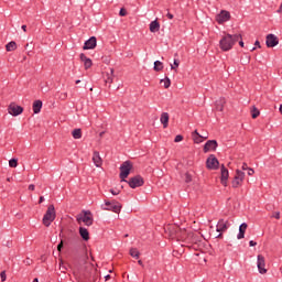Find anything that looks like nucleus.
I'll list each match as a JSON object with an SVG mask.
<instances>
[{
	"instance_id": "1",
	"label": "nucleus",
	"mask_w": 282,
	"mask_h": 282,
	"mask_svg": "<svg viewBox=\"0 0 282 282\" xmlns=\"http://www.w3.org/2000/svg\"><path fill=\"white\" fill-rule=\"evenodd\" d=\"M165 232H169L172 239H182L187 248H192L193 250H202L204 242L197 239L195 234L186 232V229L180 228L177 225H167L165 227Z\"/></svg>"
},
{
	"instance_id": "2",
	"label": "nucleus",
	"mask_w": 282,
	"mask_h": 282,
	"mask_svg": "<svg viewBox=\"0 0 282 282\" xmlns=\"http://www.w3.org/2000/svg\"><path fill=\"white\" fill-rule=\"evenodd\" d=\"M239 39H241V34H227L225 35L220 41H219V45H220V50H223V52H230V50H232L235 43H237L239 41Z\"/></svg>"
},
{
	"instance_id": "3",
	"label": "nucleus",
	"mask_w": 282,
	"mask_h": 282,
	"mask_svg": "<svg viewBox=\"0 0 282 282\" xmlns=\"http://www.w3.org/2000/svg\"><path fill=\"white\" fill-rule=\"evenodd\" d=\"M101 210H110L111 213L120 215V212L122 210V204L116 199L105 200V204L101 205Z\"/></svg>"
},
{
	"instance_id": "4",
	"label": "nucleus",
	"mask_w": 282,
	"mask_h": 282,
	"mask_svg": "<svg viewBox=\"0 0 282 282\" xmlns=\"http://www.w3.org/2000/svg\"><path fill=\"white\" fill-rule=\"evenodd\" d=\"M54 219H56V208H54V205H50L47 207L46 213L44 214L43 225L46 228H50V226H52V221H54Z\"/></svg>"
},
{
	"instance_id": "5",
	"label": "nucleus",
	"mask_w": 282,
	"mask_h": 282,
	"mask_svg": "<svg viewBox=\"0 0 282 282\" xmlns=\"http://www.w3.org/2000/svg\"><path fill=\"white\" fill-rule=\"evenodd\" d=\"M119 169V177L121 182H127V178L129 177L131 170L133 169V163L131 161H124Z\"/></svg>"
},
{
	"instance_id": "6",
	"label": "nucleus",
	"mask_w": 282,
	"mask_h": 282,
	"mask_svg": "<svg viewBox=\"0 0 282 282\" xmlns=\"http://www.w3.org/2000/svg\"><path fill=\"white\" fill-rule=\"evenodd\" d=\"M245 178H246V173L241 170H236V175L231 182L232 188H239V186L243 184Z\"/></svg>"
},
{
	"instance_id": "7",
	"label": "nucleus",
	"mask_w": 282,
	"mask_h": 282,
	"mask_svg": "<svg viewBox=\"0 0 282 282\" xmlns=\"http://www.w3.org/2000/svg\"><path fill=\"white\" fill-rule=\"evenodd\" d=\"M130 188H140V186H144V178L140 175H135L126 182Z\"/></svg>"
},
{
	"instance_id": "8",
	"label": "nucleus",
	"mask_w": 282,
	"mask_h": 282,
	"mask_svg": "<svg viewBox=\"0 0 282 282\" xmlns=\"http://www.w3.org/2000/svg\"><path fill=\"white\" fill-rule=\"evenodd\" d=\"M206 166L210 171H217L219 169V160H217V156L215 154H210L206 161Z\"/></svg>"
},
{
	"instance_id": "9",
	"label": "nucleus",
	"mask_w": 282,
	"mask_h": 282,
	"mask_svg": "<svg viewBox=\"0 0 282 282\" xmlns=\"http://www.w3.org/2000/svg\"><path fill=\"white\" fill-rule=\"evenodd\" d=\"M8 113L13 117L21 116V113H23V107L17 105L15 102H11L8 107Z\"/></svg>"
},
{
	"instance_id": "10",
	"label": "nucleus",
	"mask_w": 282,
	"mask_h": 282,
	"mask_svg": "<svg viewBox=\"0 0 282 282\" xmlns=\"http://www.w3.org/2000/svg\"><path fill=\"white\" fill-rule=\"evenodd\" d=\"M229 172L228 169H226V165L223 164L220 167V184H223V186H228V177H229Z\"/></svg>"
},
{
	"instance_id": "11",
	"label": "nucleus",
	"mask_w": 282,
	"mask_h": 282,
	"mask_svg": "<svg viewBox=\"0 0 282 282\" xmlns=\"http://www.w3.org/2000/svg\"><path fill=\"white\" fill-rule=\"evenodd\" d=\"M265 44H267V47H276V45H279V37L270 33L267 35Z\"/></svg>"
},
{
	"instance_id": "12",
	"label": "nucleus",
	"mask_w": 282,
	"mask_h": 282,
	"mask_svg": "<svg viewBox=\"0 0 282 282\" xmlns=\"http://www.w3.org/2000/svg\"><path fill=\"white\" fill-rule=\"evenodd\" d=\"M229 19H230V13L226 10H221L220 13L216 17V21L217 23H219V25L228 22Z\"/></svg>"
},
{
	"instance_id": "13",
	"label": "nucleus",
	"mask_w": 282,
	"mask_h": 282,
	"mask_svg": "<svg viewBox=\"0 0 282 282\" xmlns=\"http://www.w3.org/2000/svg\"><path fill=\"white\" fill-rule=\"evenodd\" d=\"M257 265L260 274H265L268 272V270L265 269V257L259 254Z\"/></svg>"
},
{
	"instance_id": "14",
	"label": "nucleus",
	"mask_w": 282,
	"mask_h": 282,
	"mask_svg": "<svg viewBox=\"0 0 282 282\" xmlns=\"http://www.w3.org/2000/svg\"><path fill=\"white\" fill-rule=\"evenodd\" d=\"M217 147H218L217 140H208L205 143L203 151L204 153H208L209 151H217Z\"/></svg>"
},
{
	"instance_id": "15",
	"label": "nucleus",
	"mask_w": 282,
	"mask_h": 282,
	"mask_svg": "<svg viewBox=\"0 0 282 282\" xmlns=\"http://www.w3.org/2000/svg\"><path fill=\"white\" fill-rule=\"evenodd\" d=\"M97 43L98 40L96 39V36H91L84 43L83 50H96Z\"/></svg>"
},
{
	"instance_id": "16",
	"label": "nucleus",
	"mask_w": 282,
	"mask_h": 282,
	"mask_svg": "<svg viewBox=\"0 0 282 282\" xmlns=\"http://www.w3.org/2000/svg\"><path fill=\"white\" fill-rule=\"evenodd\" d=\"M82 221L85 223V226H93L94 217L91 216V212H85L84 216L82 217Z\"/></svg>"
},
{
	"instance_id": "17",
	"label": "nucleus",
	"mask_w": 282,
	"mask_h": 282,
	"mask_svg": "<svg viewBox=\"0 0 282 282\" xmlns=\"http://www.w3.org/2000/svg\"><path fill=\"white\" fill-rule=\"evenodd\" d=\"M93 162L95 166L100 167L102 166V158H100V152L95 151L93 154Z\"/></svg>"
},
{
	"instance_id": "18",
	"label": "nucleus",
	"mask_w": 282,
	"mask_h": 282,
	"mask_svg": "<svg viewBox=\"0 0 282 282\" xmlns=\"http://www.w3.org/2000/svg\"><path fill=\"white\" fill-rule=\"evenodd\" d=\"M246 230H248V224L242 223L239 226V232L237 235V239H243L246 237Z\"/></svg>"
},
{
	"instance_id": "19",
	"label": "nucleus",
	"mask_w": 282,
	"mask_h": 282,
	"mask_svg": "<svg viewBox=\"0 0 282 282\" xmlns=\"http://www.w3.org/2000/svg\"><path fill=\"white\" fill-rule=\"evenodd\" d=\"M169 118H170L169 112H163L161 115L160 122L161 124H163V129H166V127H169Z\"/></svg>"
},
{
	"instance_id": "20",
	"label": "nucleus",
	"mask_w": 282,
	"mask_h": 282,
	"mask_svg": "<svg viewBox=\"0 0 282 282\" xmlns=\"http://www.w3.org/2000/svg\"><path fill=\"white\" fill-rule=\"evenodd\" d=\"M79 235L84 241H89V231L85 227H79Z\"/></svg>"
},
{
	"instance_id": "21",
	"label": "nucleus",
	"mask_w": 282,
	"mask_h": 282,
	"mask_svg": "<svg viewBox=\"0 0 282 282\" xmlns=\"http://www.w3.org/2000/svg\"><path fill=\"white\" fill-rule=\"evenodd\" d=\"M41 109H43V101L35 100L33 102V113H41Z\"/></svg>"
},
{
	"instance_id": "22",
	"label": "nucleus",
	"mask_w": 282,
	"mask_h": 282,
	"mask_svg": "<svg viewBox=\"0 0 282 282\" xmlns=\"http://www.w3.org/2000/svg\"><path fill=\"white\" fill-rule=\"evenodd\" d=\"M226 224L227 221L220 219L217 224V232H224L225 230H228V226Z\"/></svg>"
},
{
	"instance_id": "23",
	"label": "nucleus",
	"mask_w": 282,
	"mask_h": 282,
	"mask_svg": "<svg viewBox=\"0 0 282 282\" xmlns=\"http://www.w3.org/2000/svg\"><path fill=\"white\" fill-rule=\"evenodd\" d=\"M226 105V98L220 97L218 100H216V109L217 111H224V106Z\"/></svg>"
},
{
	"instance_id": "24",
	"label": "nucleus",
	"mask_w": 282,
	"mask_h": 282,
	"mask_svg": "<svg viewBox=\"0 0 282 282\" xmlns=\"http://www.w3.org/2000/svg\"><path fill=\"white\" fill-rule=\"evenodd\" d=\"M150 32H160V22H158V20H154L150 23Z\"/></svg>"
},
{
	"instance_id": "25",
	"label": "nucleus",
	"mask_w": 282,
	"mask_h": 282,
	"mask_svg": "<svg viewBox=\"0 0 282 282\" xmlns=\"http://www.w3.org/2000/svg\"><path fill=\"white\" fill-rule=\"evenodd\" d=\"M72 135L74 140H80V138H83V130H80V128L74 129Z\"/></svg>"
},
{
	"instance_id": "26",
	"label": "nucleus",
	"mask_w": 282,
	"mask_h": 282,
	"mask_svg": "<svg viewBox=\"0 0 282 282\" xmlns=\"http://www.w3.org/2000/svg\"><path fill=\"white\" fill-rule=\"evenodd\" d=\"M7 52H14L17 50V42L11 41L6 45Z\"/></svg>"
},
{
	"instance_id": "27",
	"label": "nucleus",
	"mask_w": 282,
	"mask_h": 282,
	"mask_svg": "<svg viewBox=\"0 0 282 282\" xmlns=\"http://www.w3.org/2000/svg\"><path fill=\"white\" fill-rule=\"evenodd\" d=\"M129 254L130 257H133V259H140V251L138 248H131Z\"/></svg>"
},
{
	"instance_id": "28",
	"label": "nucleus",
	"mask_w": 282,
	"mask_h": 282,
	"mask_svg": "<svg viewBox=\"0 0 282 282\" xmlns=\"http://www.w3.org/2000/svg\"><path fill=\"white\" fill-rule=\"evenodd\" d=\"M164 69V64L160 61L154 62V72H162Z\"/></svg>"
},
{
	"instance_id": "29",
	"label": "nucleus",
	"mask_w": 282,
	"mask_h": 282,
	"mask_svg": "<svg viewBox=\"0 0 282 282\" xmlns=\"http://www.w3.org/2000/svg\"><path fill=\"white\" fill-rule=\"evenodd\" d=\"M260 115H261V112L254 106H252L251 117L253 118V120L259 118Z\"/></svg>"
},
{
	"instance_id": "30",
	"label": "nucleus",
	"mask_w": 282,
	"mask_h": 282,
	"mask_svg": "<svg viewBox=\"0 0 282 282\" xmlns=\"http://www.w3.org/2000/svg\"><path fill=\"white\" fill-rule=\"evenodd\" d=\"M9 166H10L11 169H17V166H19V161H18L17 159H11V160L9 161Z\"/></svg>"
},
{
	"instance_id": "31",
	"label": "nucleus",
	"mask_w": 282,
	"mask_h": 282,
	"mask_svg": "<svg viewBox=\"0 0 282 282\" xmlns=\"http://www.w3.org/2000/svg\"><path fill=\"white\" fill-rule=\"evenodd\" d=\"M161 83H164V88L169 89L171 87V78L165 77V79H161Z\"/></svg>"
},
{
	"instance_id": "32",
	"label": "nucleus",
	"mask_w": 282,
	"mask_h": 282,
	"mask_svg": "<svg viewBox=\"0 0 282 282\" xmlns=\"http://www.w3.org/2000/svg\"><path fill=\"white\" fill-rule=\"evenodd\" d=\"M110 74L111 75H107V79H106V83H108L109 85H111V83H113V68L110 69Z\"/></svg>"
},
{
	"instance_id": "33",
	"label": "nucleus",
	"mask_w": 282,
	"mask_h": 282,
	"mask_svg": "<svg viewBox=\"0 0 282 282\" xmlns=\"http://www.w3.org/2000/svg\"><path fill=\"white\" fill-rule=\"evenodd\" d=\"M72 239H73L74 241L78 240V234L70 231V232L68 234V241L72 240Z\"/></svg>"
},
{
	"instance_id": "34",
	"label": "nucleus",
	"mask_w": 282,
	"mask_h": 282,
	"mask_svg": "<svg viewBox=\"0 0 282 282\" xmlns=\"http://www.w3.org/2000/svg\"><path fill=\"white\" fill-rule=\"evenodd\" d=\"M91 65H94V63L91 62V58L86 59V61L84 62V67H85V69H89V68L91 67Z\"/></svg>"
},
{
	"instance_id": "35",
	"label": "nucleus",
	"mask_w": 282,
	"mask_h": 282,
	"mask_svg": "<svg viewBox=\"0 0 282 282\" xmlns=\"http://www.w3.org/2000/svg\"><path fill=\"white\" fill-rule=\"evenodd\" d=\"M202 134H198L197 137L194 135L193 140L196 144H200V142H204Z\"/></svg>"
},
{
	"instance_id": "36",
	"label": "nucleus",
	"mask_w": 282,
	"mask_h": 282,
	"mask_svg": "<svg viewBox=\"0 0 282 282\" xmlns=\"http://www.w3.org/2000/svg\"><path fill=\"white\" fill-rule=\"evenodd\" d=\"M180 67V61L174 59V64H171V69H177Z\"/></svg>"
},
{
	"instance_id": "37",
	"label": "nucleus",
	"mask_w": 282,
	"mask_h": 282,
	"mask_svg": "<svg viewBox=\"0 0 282 282\" xmlns=\"http://www.w3.org/2000/svg\"><path fill=\"white\" fill-rule=\"evenodd\" d=\"M185 182H186V184H189V182H193V176H191V174L186 173L185 174Z\"/></svg>"
},
{
	"instance_id": "38",
	"label": "nucleus",
	"mask_w": 282,
	"mask_h": 282,
	"mask_svg": "<svg viewBox=\"0 0 282 282\" xmlns=\"http://www.w3.org/2000/svg\"><path fill=\"white\" fill-rule=\"evenodd\" d=\"M79 58H80V61H82L83 63H85L86 61H89V57H87V55H85V53H82V54L79 55Z\"/></svg>"
},
{
	"instance_id": "39",
	"label": "nucleus",
	"mask_w": 282,
	"mask_h": 282,
	"mask_svg": "<svg viewBox=\"0 0 282 282\" xmlns=\"http://www.w3.org/2000/svg\"><path fill=\"white\" fill-rule=\"evenodd\" d=\"M119 17H127V9L121 8L119 11Z\"/></svg>"
},
{
	"instance_id": "40",
	"label": "nucleus",
	"mask_w": 282,
	"mask_h": 282,
	"mask_svg": "<svg viewBox=\"0 0 282 282\" xmlns=\"http://www.w3.org/2000/svg\"><path fill=\"white\" fill-rule=\"evenodd\" d=\"M184 140V137L182 134H178L175 137L174 142H182Z\"/></svg>"
},
{
	"instance_id": "41",
	"label": "nucleus",
	"mask_w": 282,
	"mask_h": 282,
	"mask_svg": "<svg viewBox=\"0 0 282 282\" xmlns=\"http://www.w3.org/2000/svg\"><path fill=\"white\" fill-rule=\"evenodd\" d=\"M0 279H1L2 282L6 281V279H7L6 271H1V273H0Z\"/></svg>"
},
{
	"instance_id": "42",
	"label": "nucleus",
	"mask_w": 282,
	"mask_h": 282,
	"mask_svg": "<svg viewBox=\"0 0 282 282\" xmlns=\"http://www.w3.org/2000/svg\"><path fill=\"white\" fill-rule=\"evenodd\" d=\"M64 241L63 240H61V242L57 245V250H58V252H61V250H63V246H64Z\"/></svg>"
},
{
	"instance_id": "43",
	"label": "nucleus",
	"mask_w": 282,
	"mask_h": 282,
	"mask_svg": "<svg viewBox=\"0 0 282 282\" xmlns=\"http://www.w3.org/2000/svg\"><path fill=\"white\" fill-rule=\"evenodd\" d=\"M272 217H274V219H281V213L280 212H275Z\"/></svg>"
},
{
	"instance_id": "44",
	"label": "nucleus",
	"mask_w": 282,
	"mask_h": 282,
	"mask_svg": "<svg viewBox=\"0 0 282 282\" xmlns=\"http://www.w3.org/2000/svg\"><path fill=\"white\" fill-rule=\"evenodd\" d=\"M247 174H248V175H254V170H252V167H249V169L247 170Z\"/></svg>"
},
{
	"instance_id": "45",
	"label": "nucleus",
	"mask_w": 282,
	"mask_h": 282,
	"mask_svg": "<svg viewBox=\"0 0 282 282\" xmlns=\"http://www.w3.org/2000/svg\"><path fill=\"white\" fill-rule=\"evenodd\" d=\"M111 195H120V191L118 189H110Z\"/></svg>"
},
{
	"instance_id": "46",
	"label": "nucleus",
	"mask_w": 282,
	"mask_h": 282,
	"mask_svg": "<svg viewBox=\"0 0 282 282\" xmlns=\"http://www.w3.org/2000/svg\"><path fill=\"white\" fill-rule=\"evenodd\" d=\"M241 169H242V171H248L250 167H248L247 163H242Z\"/></svg>"
},
{
	"instance_id": "47",
	"label": "nucleus",
	"mask_w": 282,
	"mask_h": 282,
	"mask_svg": "<svg viewBox=\"0 0 282 282\" xmlns=\"http://www.w3.org/2000/svg\"><path fill=\"white\" fill-rule=\"evenodd\" d=\"M249 246H250V247H254V246H257V242H256L254 240H250V241H249Z\"/></svg>"
},
{
	"instance_id": "48",
	"label": "nucleus",
	"mask_w": 282,
	"mask_h": 282,
	"mask_svg": "<svg viewBox=\"0 0 282 282\" xmlns=\"http://www.w3.org/2000/svg\"><path fill=\"white\" fill-rule=\"evenodd\" d=\"M197 135H200L199 132H197V130H195L193 133H192V138H195Z\"/></svg>"
},
{
	"instance_id": "49",
	"label": "nucleus",
	"mask_w": 282,
	"mask_h": 282,
	"mask_svg": "<svg viewBox=\"0 0 282 282\" xmlns=\"http://www.w3.org/2000/svg\"><path fill=\"white\" fill-rule=\"evenodd\" d=\"M43 202H45V197L41 196L40 200H39V204H43Z\"/></svg>"
},
{
	"instance_id": "50",
	"label": "nucleus",
	"mask_w": 282,
	"mask_h": 282,
	"mask_svg": "<svg viewBox=\"0 0 282 282\" xmlns=\"http://www.w3.org/2000/svg\"><path fill=\"white\" fill-rule=\"evenodd\" d=\"M35 186L34 184L29 185V191H34Z\"/></svg>"
},
{
	"instance_id": "51",
	"label": "nucleus",
	"mask_w": 282,
	"mask_h": 282,
	"mask_svg": "<svg viewBox=\"0 0 282 282\" xmlns=\"http://www.w3.org/2000/svg\"><path fill=\"white\" fill-rule=\"evenodd\" d=\"M109 279H111L110 274L105 275V281H109Z\"/></svg>"
},
{
	"instance_id": "52",
	"label": "nucleus",
	"mask_w": 282,
	"mask_h": 282,
	"mask_svg": "<svg viewBox=\"0 0 282 282\" xmlns=\"http://www.w3.org/2000/svg\"><path fill=\"white\" fill-rule=\"evenodd\" d=\"M22 30H23V32H28V25H22Z\"/></svg>"
},
{
	"instance_id": "53",
	"label": "nucleus",
	"mask_w": 282,
	"mask_h": 282,
	"mask_svg": "<svg viewBox=\"0 0 282 282\" xmlns=\"http://www.w3.org/2000/svg\"><path fill=\"white\" fill-rule=\"evenodd\" d=\"M166 17H167V19L171 20V19H173L174 15L172 13H167Z\"/></svg>"
},
{
	"instance_id": "54",
	"label": "nucleus",
	"mask_w": 282,
	"mask_h": 282,
	"mask_svg": "<svg viewBox=\"0 0 282 282\" xmlns=\"http://www.w3.org/2000/svg\"><path fill=\"white\" fill-rule=\"evenodd\" d=\"M239 45L240 47H243V40L239 39Z\"/></svg>"
},
{
	"instance_id": "55",
	"label": "nucleus",
	"mask_w": 282,
	"mask_h": 282,
	"mask_svg": "<svg viewBox=\"0 0 282 282\" xmlns=\"http://www.w3.org/2000/svg\"><path fill=\"white\" fill-rule=\"evenodd\" d=\"M62 98L65 100V98H67V93L62 94Z\"/></svg>"
},
{
	"instance_id": "56",
	"label": "nucleus",
	"mask_w": 282,
	"mask_h": 282,
	"mask_svg": "<svg viewBox=\"0 0 282 282\" xmlns=\"http://www.w3.org/2000/svg\"><path fill=\"white\" fill-rule=\"evenodd\" d=\"M254 45H257L258 47H261V43L259 41H256Z\"/></svg>"
},
{
	"instance_id": "57",
	"label": "nucleus",
	"mask_w": 282,
	"mask_h": 282,
	"mask_svg": "<svg viewBox=\"0 0 282 282\" xmlns=\"http://www.w3.org/2000/svg\"><path fill=\"white\" fill-rule=\"evenodd\" d=\"M102 135H105V131L99 133V138H102Z\"/></svg>"
},
{
	"instance_id": "58",
	"label": "nucleus",
	"mask_w": 282,
	"mask_h": 282,
	"mask_svg": "<svg viewBox=\"0 0 282 282\" xmlns=\"http://www.w3.org/2000/svg\"><path fill=\"white\" fill-rule=\"evenodd\" d=\"M279 110H280V113L282 115V104L280 105Z\"/></svg>"
},
{
	"instance_id": "59",
	"label": "nucleus",
	"mask_w": 282,
	"mask_h": 282,
	"mask_svg": "<svg viewBox=\"0 0 282 282\" xmlns=\"http://www.w3.org/2000/svg\"><path fill=\"white\" fill-rule=\"evenodd\" d=\"M61 268H62V271L67 270V268H65V267H63V265H61Z\"/></svg>"
},
{
	"instance_id": "60",
	"label": "nucleus",
	"mask_w": 282,
	"mask_h": 282,
	"mask_svg": "<svg viewBox=\"0 0 282 282\" xmlns=\"http://www.w3.org/2000/svg\"><path fill=\"white\" fill-rule=\"evenodd\" d=\"M33 282H39V278H35V279L33 280Z\"/></svg>"
},
{
	"instance_id": "61",
	"label": "nucleus",
	"mask_w": 282,
	"mask_h": 282,
	"mask_svg": "<svg viewBox=\"0 0 282 282\" xmlns=\"http://www.w3.org/2000/svg\"><path fill=\"white\" fill-rule=\"evenodd\" d=\"M138 263H139V265H142V260H139Z\"/></svg>"
},
{
	"instance_id": "62",
	"label": "nucleus",
	"mask_w": 282,
	"mask_h": 282,
	"mask_svg": "<svg viewBox=\"0 0 282 282\" xmlns=\"http://www.w3.org/2000/svg\"><path fill=\"white\" fill-rule=\"evenodd\" d=\"M75 83H76V85H79L80 80H79V79H77Z\"/></svg>"
},
{
	"instance_id": "63",
	"label": "nucleus",
	"mask_w": 282,
	"mask_h": 282,
	"mask_svg": "<svg viewBox=\"0 0 282 282\" xmlns=\"http://www.w3.org/2000/svg\"><path fill=\"white\" fill-rule=\"evenodd\" d=\"M254 50H257V47H252V48H251V52H254Z\"/></svg>"
},
{
	"instance_id": "64",
	"label": "nucleus",
	"mask_w": 282,
	"mask_h": 282,
	"mask_svg": "<svg viewBox=\"0 0 282 282\" xmlns=\"http://www.w3.org/2000/svg\"><path fill=\"white\" fill-rule=\"evenodd\" d=\"M219 237H221V234H219V235L217 236V238H219Z\"/></svg>"
}]
</instances>
